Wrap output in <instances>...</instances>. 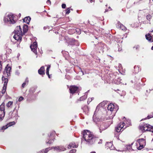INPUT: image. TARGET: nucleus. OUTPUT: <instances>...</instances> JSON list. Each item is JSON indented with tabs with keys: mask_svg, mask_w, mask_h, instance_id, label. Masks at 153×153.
<instances>
[{
	"mask_svg": "<svg viewBox=\"0 0 153 153\" xmlns=\"http://www.w3.org/2000/svg\"><path fill=\"white\" fill-rule=\"evenodd\" d=\"M55 133V132L54 131L53 132L51 133L50 135H48V137H49V138H50V136H52Z\"/></svg>",
	"mask_w": 153,
	"mask_h": 153,
	"instance_id": "43",
	"label": "nucleus"
},
{
	"mask_svg": "<svg viewBox=\"0 0 153 153\" xmlns=\"http://www.w3.org/2000/svg\"><path fill=\"white\" fill-rule=\"evenodd\" d=\"M76 152V150L75 149H73L71 150L69 153H75Z\"/></svg>",
	"mask_w": 153,
	"mask_h": 153,
	"instance_id": "34",
	"label": "nucleus"
},
{
	"mask_svg": "<svg viewBox=\"0 0 153 153\" xmlns=\"http://www.w3.org/2000/svg\"><path fill=\"white\" fill-rule=\"evenodd\" d=\"M133 48L134 49L135 48V50H138L140 48V46L138 45H137L136 46L134 47Z\"/></svg>",
	"mask_w": 153,
	"mask_h": 153,
	"instance_id": "39",
	"label": "nucleus"
},
{
	"mask_svg": "<svg viewBox=\"0 0 153 153\" xmlns=\"http://www.w3.org/2000/svg\"><path fill=\"white\" fill-rule=\"evenodd\" d=\"M95 39L96 40H97L98 39L97 38H95Z\"/></svg>",
	"mask_w": 153,
	"mask_h": 153,
	"instance_id": "55",
	"label": "nucleus"
},
{
	"mask_svg": "<svg viewBox=\"0 0 153 153\" xmlns=\"http://www.w3.org/2000/svg\"><path fill=\"white\" fill-rule=\"evenodd\" d=\"M153 32V30H152V32Z\"/></svg>",
	"mask_w": 153,
	"mask_h": 153,
	"instance_id": "63",
	"label": "nucleus"
},
{
	"mask_svg": "<svg viewBox=\"0 0 153 153\" xmlns=\"http://www.w3.org/2000/svg\"><path fill=\"white\" fill-rule=\"evenodd\" d=\"M125 123L124 122L120 123L115 127V131L117 132H119L121 131V129L123 128Z\"/></svg>",
	"mask_w": 153,
	"mask_h": 153,
	"instance_id": "7",
	"label": "nucleus"
},
{
	"mask_svg": "<svg viewBox=\"0 0 153 153\" xmlns=\"http://www.w3.org/2000/svg\"><path fill=\"white\" fill-rule=\"evenodd\" d=\"M28 82H29V81H28V78H27L25 79V82L26 83H27V84H28Z\"/></svg>",
	"mask_w": 153,
	"mask_h": 153,
	"instance_id": "48",
	"label": "nucleus"
},
{
	"mask_svg": "<svg viewBox=\"0 0 153 153\" xmlns=\"http://www.w3.org/2000/svg\"><path fill=\"white\" fill-rule=\"evenodd\" d=\"M127 121L128 122V124L130 125H131L130 120H128Z\"/></svg>",
	"mask_w": 153,
	"mask_h": 153,
	"instance_id": "50",
	"label": "nucleus"
},
{
	"mask_svg": "<svg viewBox=\"0 0 153 153\" xmlns=\"http://www.w3.org/2000/svg\"><path fill=\"white\" fill-rule=\"evenodd\" d=\"M53 140H51V139L50 140H49V141L48 142L47 141H46V143L47 144H51L53 143Z\"/></svg>",
	"mask_w": 153,
	"mask_h": 153,
	"instance_id": "32",
	"label": "nucleus"
},
{
	"mask_svg": "<svg viewBox=\"0 0 153 153\" xmlns=\"http://www.w3.org/2000/svg\"><path fill=\"white\" fill-rule=\"evenodd\" d=\"M37 47V43L36 42H33V44L30 46V48L31 50L35 53L36 52Z\"/></svg>",
	"mask_w": 153,
	"mask_h": 153,
	"instance_id": "9",
	"label": "nucleus"
},
{
	"mask_svg": "<svg viewBox=\"0 0 153 153\" xmlns=\"http://www.w3.org/2000/svg\"><path fill=\"white\" fill-rule=\"evenodd\" d=\"M126 28V27L123 25L122 24L120 29H121L123 30H125Z\"/></svg>",
	"mask_w": 153,
	"mask_h": 153,
	"instance_id": "41",
	"label": "nucleus"
},
{
	"mask_svg": "<svg viewBox=\"0 0 153 153\" xmlns=\"http://www.w3.org/2000/svg\"><path fill=\"white\" fill-rule=\"evenodd\" d=\"M66 14H68L70 12V10L69 8H68L67 10H66Z\"/></svg>",
	"mask_w": 153,
	"mask_h": 153,
	"instance_id": "40",
	"label": "nucleus"
},
{
	"mask_svg": "<svg viewBox=\"0 0 153 153\" xmlns=\"http://www.w3.org/2000/svg\"><path fill=\"white\" fill-rule=\"evenodd\" d=\"M97 47L98 52L100 53H102L106 48V45L103 43H100L97 44Z\"/></svg>",
	"mask_w": 153,
	"mask_h": 153,
	"instance_id": "6",
	"label": "nucleus"
},
{
	"mask_svg": "<svg viewBox=\"0 0 153 153\" xmlns=\"http://www.w3.org/2000/svg\"><path fill=\"white\" fill-rule=\"evenodd\" d=\"M77 147V145H76L74 143L72 142L69 144L68 146V148L69 149H71L72 148H76Z\"/></svg>",
	"mask_w": 153,
	"mask_h": 153,
	"instance_id": "14",
	"label": "nucleus"
},
{
	"mask_svg": "<svg viewBox=\"0 0 153 153\" xmlns=\"http://www.w3.org/2000/svg\"><path fill=\"white\" fill-rule=\"evenodd\" d=\"M2 79L3 81L4 82V84L3 86L7 87V83L8 82V79L7 78H4L3 76L2 77Z\"/></svg>",
	"mask_w": 153,
	"mask_h": 153,
	"instance_id": "18",
	"label": "nucleus"
},
{
	"mask_svg": "<svg viewBox=\"0 0 153 153\" xmlns=\"http://www.w3.org/2000/svg\"><path fill=\"white\" fill-rule=\"evenodd\" d=\"M121 80L120 79H117V81H118V82H117V84H120V83H121Z\"/></svg>",
	"mask_w": 153,
	"mask_h": 153,
	"instance_id": "46",
	"label": "nucleus"
},
{
	"mask_svg": "<svg viewBox=\"0 0 153 153\" xmlns=\"http://www.w3.org/2000/svg\"><path fill=\"white\" fill-rule=\"evenodd\" d=\"M28 30V26L27 25H24L23 27V35H24L27 32Z\"/></svg>",
	"mask_w": 153,
	"mask_h": 153,
	"instance_id": "16",
	"label": "nucleus"
},
{
	"mask_svg": "<svg viewBox=\"0 0 153 153\" xmlns=\"http://www.w3.org/2000/svg\"><path fill=\"white\" fill-rule=\"evenodd\" d=\"M49 148H47L45 150L43 149L41 151V153H47L49 150Z\"/></svg>",
	"mask_w": 153,
	"mask_h": 153,
	"instance_id": "27",
	"label": "nucleus"
},
{
	"mask_svg": "<svg viewBox=\"0 0 153 153\" xmlns=\"http://www.w3.org/2000/svg\"><path fill=\"white\" fill-rule=\"evenodd\" d=\"M9 65L7 64L5 68V70H7L8 71H11V68L10 67L8 66Z\"/></svg>",
	"mask_w": 153,
	"mask_h": 153,
	"instance_id": "25",
	"label": "nucleus"
},
{
	"mask_svg": "<svg viewBox=\"0 0 153 153\" xmlns=\"http://www.w3.org/2000/svg\"><path fill=\"white\" fill-rule=\"evenodd\" d=\"M140 129L143 130L144 131H151V130H153V126L146 124H144L141 125L140 126Z\"/></svg>",
	"mask_w": 153,
	"mask_h": 153,
	"instance_id": "3",
	"label": "nucleus"
},
{
	"mask_svg": "<svg viewBox=\"0 0 153 153\" xmlns=\"http://www.w3.org/2000/svg\"><path fill=\"white\" fill-rule=\"evenodd\" d=\"M114 105L113 104L110 103V104L108 105L107 107V109L108 110H109L110 111H112L114 109Z\"/></svg>",
	"mask_w": 153,
	"mask_h": 153,
	"instance_id": "17",
	"label": "nucleus"
},
{
	"mask_svg": "<svg viewBox=\"0 0 153 153\" xmlns=\"http://www.w3.org/2000/svg\"><path fill=\"white\" fill-rule=\"evenodd\" d=\"M108 8H111L110 7H109Z\"/></svg>",
	"mask_w": 153,
	"mask_h": 153,
	"instance_id": "61",
	"label": "nucleus"
},
{
	"mask_svg": "<svg viewBox=\"0 0 153 153\" xmlns=\"http://www.w3.org/2000/svg\"><path fill=\"white\" fill-rule=\"evenodd\" d=\"M15 124V123L14 121L10 122L8 124H7L8 126H10Z\"/></svg>",
	"mask_w": 153,
	"mask_h": 153,
	"instance_id": "31",
	"label": "nucleus"
},
{
	"mask_svg": "<svg viewBox=\"0 0 153 153\" xmlns=\"http://www.w3.org/2000/svg\"><path fill=\"white\" fill-rule=\"evenodd\" d=\"M27 84V83H25V82H24L23 83V84H22V87L23 88H24L25 87V85H26V84Z\"/></svg>",
	"mask_w": 153,
	"mask_h": 153,
	"instance_id": "47",
	"label": "nucleus"
},
{
	"mask_svg": "<svg viewBox=\"0 0 153 153\" xmlns=\"http://www.w3.org/2000/svg\"><path fill=\"white\" fill-rule=\"evenodd\" d=\"M91 153H96V152H91Z\"/></svg>",
	"mask_w": 153,
	"mask_h": 153,
	"instance_id": "57",
	"label": "nucleus"
},
{
	"mask_svg": "<svg viewBox=\"0 0 153 153\" xmlns=\"http://www.w3.org/2000/svg\"><path fill=\"white\" fill-rule=\"evenodd\" d=\"M11 71H8L7 70H5L4 72V76H5L7 77H8L10 76L11 75Z\"/></svg>",
	"mask_w": 153,
	"mask_h": 153,
	"instance_id": "20",
	"label": "nucleus"
},
{
	"mask_svg": "<svg viewBox=\"0 0 153 153\" xmlns=\"http://www.w3.org/2000/svg\"><path fill=\"white\" fill-rule=\"evenodd\" d=\"M93 120L94 121H95L94 120V116H93Z\"/></svg>",
	"mask_w": 153,
	"mask_h": 153,
	"instance_id": "53",
	"label": "nucleus"
},
{
	"mask_svg": "<svg viewBox=\"0 0 153 153\" xmlns=\"http://www.w3.org/2000/svg\"><path fill=\"white\" fill-rule=\"evenodd\" d=\"M30 19V18L29 16H28L25 17L23 20L24 22H25L27 24H29Z\"/></svg>",
	"mask_w": 153,
	"mask_h": 153,
	"instance_id": "19",
	"label": "nucleus"
},
{
	"mask_svg": "<svg viewBox=\"0 0 153 153\" xmlns=\"http://www.w3.org/2000/svg\"><path fill=\"white\" fill-rule=\"evenodd\" d=\"M66 7V4H62V8H65Z\"/></svg>",
	"mask_w": 153,
	"mask_h": 153,
	"instance_id": "45",
	"label": "nucleus"
},
{
	"mask_svg": "<svg viewBox=\"0 0 153 153\" xmlns=\"http://www.w3.org/2000/svg\"><path fill=\"white\" fill-rule=\"evenodd\" d=\"M23 35L17 34H15L13 36L14 38L17 41H21L22 39V36Z\"/></svg>",
	"mask_w": 153,
	"mask_h": 153,
	"instance_id": "13",
	"label": "nucleus"
},
{
	"mask_svg": "<svg viewBox=\"0 0 153 153\" xmlns=\"http://www.w3.org/2000/svg\"><path fill=\"white\" fill-rule=\"evenodd\" d=\"M122 24L119 22H118L117 25V27L118 28L120 29Z\"/></svg>",
	"mask_w": 153,
	"mask_h": 153,
	"instance_id": "30",
	"label": "nucleus"
},
{
	"mask_svg": "<svg viewBox=\"0 0 153 153\" xmlns=\"http://www.w3.org/2000/svg\"><path fill=\"white\" fill-rule=\"evenodd\" d=\"M108 11V10H105V12H106V11Z\"/></svg>",
	"mask_w": 153,
	"mask_h": 153,
	"instance_id": "62",
	"label": "nucleus"
},
{
	"mask_svg": "<svg viewBox=\"0 0 153 153\" xmlns=\"http://www.w3.org/2000/svg\"><path fill=\"white\" fill-rule=\"evenodd\" d=\"M67 42L70 45H74L75 42V39L73 38H66Z\"/></svg>",
	"mask_w": 153,
	"mask_h": 153,
	"instance_id": "12",
	"label": "nucleus"
},
{
	"mask_svg": "<svg viewBox=\"0 0 153 153\" xmlns=\"http://www.w3.org/2000/svg\"><path fill=\"white\" fill-rule=\"evenodd\" d=\"M5 114V104L3 102L0 105V121H1L3 120Z\"/></svg>",
	"mask_w": 153,
	"mask_h": 153,
	"instance_id": "4",
	"label": "nucleus"
},
{
	"mask_svg": "<svg viewBox=\"0 0 153 153\" xmlns=\"http://www.w3.org/2000/svg\"><path fill=\"white\" fill-rule=\"evenodd\" d=\"M139 144V146L137 147L138 150H141L144 148V146L146 145V141L145 139L141 138L137 140V143Z\"/></svg>",
	"mask_w": 153,
	"mask_h": 153,
	"instance_id": "5",
	"label": "nucleus"
},
{
	"mask_svg": "<svg viewBox=\"0 0 153 153\" xmlns=\"http://www.w3.org/2000/svg\"><path fill=\"white\" fill-rule=\"evenodd\" d=\"M13 14L11 13L9 14L7 16L4 17V22L10 24H14L16 23Z\"/></svg>",
	"mask_w": 153,
	"mask_h": 153,
	"instance_id": "2",
	"label": "nucleus"
},
{
	"mask_svg": "<svg viewBox=\"0 0 153 153\" xmlns=\"http://www.w3.org/2000/svg\"><path fill=\"white\" fill-rule=\"evenodd\" d=\"M134 72L135 73H138L139 71V67L138 66H135L134 67Z\"/></svg>",
	"mask_w": 153,
	"mask_h": 153,
	"instance_id": "24",
	"label": "nucleus"
},
{
	"mask_svg": "<svg viewBox=\"0 0 153 153\" xmlns=\"http://www.w3.org/2000/svg\"><path fill=\"white\" fill-rule=\"evenodd\" d=\"M78 89V87L73 85L71 86L69 90L71 94H73L75 93Z\"/></svg>",
	"mask_w": 153,
	"mask_h": 153,
	"instance_id": "11",
	"label": "nucleus"
},
{
	"mask_svg": "<svg viewBox=\"0 0 153 153\" xmlns=\"http://www.w3.org/2000/svg\"><path fill=\"white\" fill-rule=\"evenodd\" d=\"M86 98H87V96H82L81 97H80L79 98V99L78 100V101H79V100L80 101H82V100H85L86 99Z\"/></svg>",
	"mask_w": 153,
	"mask_h": 153,
	"instance_id": "26",
	"label": "nucleus"
},
{
	"mask_svg": "<svg viewBox=\"0 0 153 153\" xmlns=\"http://www.w3.org/2000/svg\"><path fill=\"white\" fill-rule=\"evenodd\" d=\"M47 28H48V29L49 28V26H45L44 27V30H46V29H47Z\"/></svg>",
	"mask_w": 153,
	"mask_h": 153,
	"instance_id": "49",
	"label": "nucleus"
},
{
	"mask_svg": "<svg viewBox=\"0 0 153 153\" xmlns=\"http://www.w3.org/2000/svg\"><path fill=\"white\" fill-rule=\"evenodd\" d=\"M24 99L23 97H20L19 98V99L18 100L20 102L22 100H23Z\"/></svg>",
	"mask_w": 153,
	"mask_h": 153,
	"instance_id": "44",
	"label": "nucleus"
},
{
	"mask_svg": "<svg viewBox=\"0 0 153 153\" xmlns=\"http://www.w3.org/2000/svg\"><path fill=\"white\" fill-rule=\"evenodd\" d=\"M53 149L54 150L57 152H59L61 151H64L66 150V148L62 146L53 147L51 149Z\"/></svg>",
	"mask_w": 153,
	"mask_h": 153,
	"instance_id": "8",
	"label": "nucleus"
},
{
	"mask_svg": "<svg viewBox=\"0 0 153 153\" xmlns=\"http://www.w3.org/2000/svg\"><path fill=\"white\" fill-rule=\"evenodd\" d=\"M82 134L84 139L88 145H92L99 140L97 137L94 136L88 130H84Z\"/></svg>",
	"mask_w": 153,
	"mask_h": 153,
	"instance_id": "1",
	"label": "nucleus"
},
{
	"mask_svg": "<svg viewBox=\"0 0 153 153\" xmlns=\"http://www.w3.org/2000/svg\"><path fill=\"white\" fill-rule=\"evenodd\" d=\"M146 37L147 40L150 42H152L153 40H152V37L151 35L149 34H148L146 35Z\"/></svg>",
	"mask_w": 153,
	"mask_h": 153,
	"instance_id": "22",
	"label": "nucleus"
},
{
	"mask_svg": "<svg viewBox=\"0 0 153 153\" xmlns=\"http://www.w3.org/2000/svg\"><path fill=\"white\" fill-rule=\"evenodd\" d=\"M152 16L150 14H148L146 16V19L149 21H150L152 18Z\"/></svg>",
	"mask_w": 153,
	"mask_h": 153,
	"instance_id": "29",
	"label": "nucleus"
},
{
	"mask_svg": "<svg viewBox=\"0 0 153 153\" xmlns=\"http://www.w3.org/2000/svg\"><path fill=\"white\" fill-rule=\"evenodd\" d=\"M7 87L3 86V89L2 91V94H4L5 93V92L6 91V89Z\"/></svg>",
	"mask_w": 153,
	"mask_h": 153,
	"instance_id": "28",
	"label": "nucleus"
},
{
	"mask_svg": "<svg viewBox=\"0 0 153 153\" xmlns=\"http://www.w3.org/2000/svg\"><path fill=\"white\" fill-rule=\"evenodd\" d=\"M100 143V142H98V144Z\"/></svg>",
	"mask_w": 153,
	"mask_h": 153,
	"instance_id": "58",
	"label": "nucleus"
},
{
	"mask_svg": "<svg viewBox=\"0 0 153 153\" xmlns=\"http://www.w3.org/2000/svg\"><path fill=\"white\" fill-rule=\"evenodd\" d=\"M21 14H20V13H19V15L21 16Z\"/></svg>",
	"mask_w": 153,
	"mask_h": 153,
	"instance_id": "60",
	"label": "nucleus"
},
{
	"mask_svg": "<svg viewBox=\"0 0 153 153\" xmlns=\"http://www.w3.org/2000/svg\"><path fill=\"white\" fill-rule=\"evenodd\" d=\"M8 126H7V125L4 126H3L1 128V130H4L8 128Z\"/></svg>",
	"mask_w": 153,
	"mask_h": 153,
	"instance_id": "36",
	"label": "nucleus"
},
{
	"mask_svg": "<svg viewBox=\"0 0 153 153\" xmlns=\"http://www.w3.org/2000/svg\"><path fill=\"white\" fill-rule=\"evenodd\" d=\"M14 34H19V35H20V34L23 35L22 31V29L21 28L20 25L17 26L16 27L14 31Z\"/></svg>",
	"mask_w": 153,
	"mask_h": 153,
	"instance_id": "10",
	"label": "nucleus"
},
{
	"mask_svg": "<svg viewBox=\"0 0 153 153\" xmlns=\"http://www.w3.org/2000/svg\"><path fill=\"white\" fill-rule=\"evenodd\" d=\"M94 99V98L93 97H92L91 98H89L88 99V103L90 102H91L93 99Z\"/></svg>",
	"mask_w": 153,
	"mask_h": 153,
	"instance_id": "38",
	"label": "nucleus"
},
{
	"mask_svg": "<svg viewBox=\"0 0 153 153\" xmlns=\"http://www.w3.org/2000/svg\"><path fill=\"white\" fill-rule=\"evenodd\" d=\"M2 69V62L0 60V73Z\"/></svg>",
	"mask_w": 153,
	"mask_h": 153,
	"instance_id": "37",
	"label": "nucleus"
},
{
	"mask_svg": "<svg viewBox=\"0 0 153 153\" xmlns=\"http://www.w3.org/2000/svg\"><path fill=\"white\" fill-rule=\"evenodd\" d=\"M152 117H153V115H148L146 118L144 119H149Z\"/></svg>",
	"mask_w": 153,
	"mask_h": 153,
	"instance_id": "35",
	"label": "nucleus"
},
{
	"mask_svg": "<svg viewBox=\"0 0 153 153\" xmlns=\"http://www.w3.org/2000/svg\"><path fill=\"white\" fill-rule=\"evenodd\" d=\"M47 3H49L50 4H51V2L50 1V0H48L47 1Z\"/></svg>",
	"mask_w": 153,
	"mask_h": 153,
	"instance_id": "51",
	"label": "nucleus"
},
{
	"mask_svg": "<svg viewBox=\"0 0 153 153\" xmlns=\"http://www.w3.org/2000/svg\"><path fill=\"white\" fill-rule=\"evenodd\" d=\"M151 49L153 50V46L152 47Z\"/></svg>",
	"mask_w": 153,
	"mask_h": 153,
	"instance_id": "54",
	"label": "nucleus"
},
{
	"mask_svg": "<svg viewBox=\"0 0 153 153\" xmlns=\"http://www.w3.org/2000/svg\"><path fill=\"white\" fill-rule=\"evenodd\" d=\"M152 115H153V113H152Z\"/></svg>",
	"mask_w": 153,
	"mask_h": 153,
	"instance_id": "64",
	"label": "nucleus"
},
{
	"mask_svg": "<svg viewBox=\"0 0 153 153\" xmlns=\"http://www.w3.org/2000/svg\"><path fill=\"white\" fill-rule=\"evenodd\" d=\"M13 104V102L12 101H9L6 104V106L8 108H11V106Z\"/></svg>",
	"mask_w": 153,
	"mask_h": 153,
	"instance_id": "23",
	"label": "nucleus"
},
{
	"mask_svg": "<svg viewBox=\"0 0 153 153\" xmlns=\"http://www.w3.org/2000/svg\"><path fill=\"white\" fill-rule=\"evenodd\" d=\"M110 143V144H112V143H111V142H110V143Z\"/></svg>",
	"mask_w": 153,
	"mask_h": 153,
	"instance_id": "59",
	"label": "nucleus"
},
{
	"mask_svg": "<svg viewBox=\"0 0 153 153\" xmlns=\"http://www.w3.org/2000/svg\"><path fill=\"white\" fill-rule=\"evenodd\" d=\"M45 70L44 67L42 66L38 70V72L40 75H43L45 74Z\"/></svg>",
	"mask_w": 153,
	"mask_h": 153,
	"instance_id": "15",
	"label": "nucleus"
},
{
	"mask_svg": "<svg viewBox=\"0 0 153 153\" xmlns=\"http://www.w3.org/2000/svg\"><path fill=\"white\" fill-rule=\"evenodd\" d=\"M50 66H48L46 70V73L47 75H48V74H49V69L50 68Z\"/></svg>",
	"mask_w": 153,
	"mask_h": 153,
	"instance_id": "33",
	"label": "nucleus"
},
{
	"mask_svg": "<svg viewBox=\"0 0 153 153\" xmlns=\"http://www.w3.org/2000/svg\"><path fill=\"white\" fill-rule=\"evenodd\" d=\"M19 68L20 69L21 68V66H19Z\"/></svg>",
	"mask_w": 153,
	"mask_h": 153,
	"instance_id": "56",
	"label": "nucleus"
},
{
	"mask_svg": "<svg viewBox=\"0 0 153 153\" xmlns=\"http://www.w3.org/2000/svg\"><path fill=\"white\" fill-rule=\"evenodd\" d=\"M107 128V127H105L104 124L100 125L99 128L100 132L101 133L102 131L106 129Z\"/></svg>",
	"mask_w": 153,
	"mask_h": 153,
	"instance_id": "21",
	"label": "nucleus"
},
{
	"mask_svg": "<svg viewBox=\"0 0 153 153\" xmlns=\"http://www.w3.org/2000/svg\"><path fill=\"white\" fill-rule=\"evenodd\" d=\"M48 76V77H49V78H50V75L49 74H48V75H47Z\"/></svg>",
	"mask_w": 153,
	"mask_h": 153,
	"instance_id": "52",
	"label": "nucleus"
},
{
	"mask_svg": "<svg viewBox=\"0 0 153 153\" xmlns=\"http://www.w3.org/2000/svg\"><path fill=\"white\" fill-rule=\"evenodd\" d=\"M15 74L16 75H17L18 76H19L20 74V72L19 71L17 70L15 72Z\"/></svg>",
	"mask_w": 153,
	"mask_h": 153,
	"instance_id": "42",
	"label": "nucleus"
}]
</instances>
